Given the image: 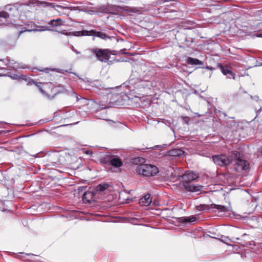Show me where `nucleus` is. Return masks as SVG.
Masks as SVG:
<instances>
[{
  "label": "nucleus",
  "instance_id": "nucleus-22",
  "mask_svg": "<svg viewBox=\"0 0 262 262\" xmlns=\"http://www.w3.org/2000/svg\"><path fill=\"white\" fill-rule=\"evenodd\" d=\"M28 84H35L39 88V90H40L41 93H42V94L45 93L44 91L42 89L41 86L40 85H38L37 83L36 82H35L34 81H33V80L30 81L29 82Z\"/></svg>",
  "mask_w": 262,
  "mask_h": 262
},
{
  "label": "nucleus",
  "instance_id": "nucleus-3",
  "mask_svg": "<svg viewBox=\"0 0 262 262\" xmlns=\"http://www.w3.org/2000/svg\"><path fill=\"white\" fill-rule=\"evenodd\" d=\"M90 53L95 55L97 59L101 62H106L110 58V53L108 50L98 48L92 49L88 50Z\"/></svg>",
  "mask_w": 262,
  "mask_h": 262
},
{
  "label": "nucleus",
  "instance_id": "nucleus-7",
  "mask_svg": "<svg viewBox=\"0 0 262 262\" xmlns=\"http://www.w3.org/2000/svg\"><path fill=\"white\" fill-rule=\"evenodd\" d=\"M198 177L197 174L194 172L187 171L183 176V181L192 182Z\"/></svg>",
  "mask_w": 262,
  "mask_h": 262
},
{
  "label": "nucleus",
  "instance_id": "nucleus-12",
  "mask_svg": "<svg viewBox=\"0 0 262 262\" xmlns=\"http://www.w3.org/2000/svg\"><path fill=\"white\" fill-rule=\"evenodd\" d=\"M186 63L190 65H203V62L201 60L192 57H188L186 59Z\"/></svg>",
  "mask_w": 262,
  "mask_h": 262
},
{
  "label": "nucleus",
  "instance_id": "nucleus-26",
  "mask_svg": "<svg viewBox=\"0 0 262 262\" xmlns=\"http://www.w3.org/2000/svg\"><path fill=\"white\" fill-rule=\"evenodd\" d=\"M72 50L76 54H79L80 53V52L78 51L77 50L74 49V48L72 47Z\"/></svg>",
  "mask_w": 262,
  "mask_h": 262
},
{
  "label": "nucleus",
  "instance_id": "nucleus-9",
  "mask_svg": "<svg viewBox=\"0 0 262 262\" xmlns=\"http://www.w3.org/2000/svg\"><path fill=\"white\" fill-rule=\"evenodd\" d=\"M211 208L213 209H216L218 211V213H220V215H224V213H225L229 211L228 208L226 206L223 205H219L216 204H212Z\"/></svg>",
  "mask_w": 262,
  "mask_h": 262
},
{
  "label": "nucleus",
  "instance_id": "nucleus-30",
  "mask_svg": "<svg viewBox=\"0 0 262 262\" xmlns=\"http://www.w3.org/2000/svg\"><path fill=\"white\" fill-rule=\"evenodd\" d=\"M124 50H121L119 52L121 53V54H125V53L123 52Z\"/></svg>",
  "mask_w": 262,
  "mask_h": 262
},
{
  "label": "nucleus",
  "instance_id": "nucleus-28",
  "mask_svg": "<svg viewBox=\"0 0 262 262\" xmlns=\"http://www.w3.org/2000/svg\"><path fill=\"white\" fill-rule=\"evenodd\" d=\"M258 151L260 154V155L262 156V146L261 147H260L259 149H258Z\"/></svg>",
  "mask_w": 262,
  "mask_h": 262
},
{
  "label": "nucleus",
  "instance_id": "nucleus-18",
  "mask_svg": "<svg viewBox=\"0 0 262 262\" xmlns=\"http://www.w3.org/2000/svg\"><path fill=\"white\" fill-rule=\"evenodd\" d=\"M61 19L60 18H58L57 19L51 20L49 23V24L53 26L57 27L61 25Z\"/></svg>",
  "mask_w": 262,
  "mask_h": 262
},
{
  "label": "nucleus",
  "instance_id": "nucleus-5",
  "mask_svg": "<svg viewBox=\"0 0 262 262\" xmlns=\"http://www.w3.org/2000/svg\"><path fill=\"white\" fill-rule=\"evenodd\" d=\"M181 187L186 191L191 192H198L202 191V186L194 185L192 182L182 181L180 183Z\"/></svg>",
  "mask_w": 262,
  "mask_h": 262
},
{
  "label": "nucleus",
  "instance_id": "nucleus-20",
  "mask_svg": "<svg viewBox=\"0 0 262 262\" xmlns=\"http://www.w3.org/2000/svg\"><path fill=\"white\" fill-rule=\"evenodd\" d=\"M9 64L11 67H12L14 69H18L21 68L19 66V63L17 62H16L14 60H11L9 61Z\"/></svg>",
  "mask_w": 262,
  "mask_h": 262
},
{
  "label": "nucleus",
  "instance_id": "nucleus-4",
  "mask_svg": "<svg viewBox=\"0 0 262 262\" xmlns=\"http://www.w3.org/2000/svg\"><path fill=\"white\" fill-rule=\"evenodd\" d=\"M233 161H235L234 168L237 172L246 170L249 167V163L247 161L241 159V155L237 158H233Z\"/></svg>",
  "mask_w": 262,
  "mask_h": 262
},
{
  "label": "nucleus",
  "instance_id": "nucleus-17",
  "mask_svg": "<svg viewBox=\"0 0 262 262\" xmlns=\"http://www.w3.org/2000/svg\"><path fill=\"white\" fill-rule=\"evenodd\" d=\"M109 187V185L107 183H102L98 185L96 188V191L98 192H102L106 189H107Z\"/></svg>",
  "mask_w": 262,
  "mask_h": 262
},
{
  "label": "nucleus",
  "instance_id": "nucleus-8",
  "mask_svg": "<svg viewBox=\"0 0 262 262\" xmlns=\"http://www.w3.org/2000/svg\"><path fill=\"white\" fill-rule=\"evenodd\" d=\"M151 202L152 199L151 198V196L148 193L141 198L140 199L139 203L141 206H147L151 204Z\"/></svg>",
  "mask_w": 262,
  "mask_h": 262
},
{
  "label": "nucleus",
  "instance_id": "nucleus-23",
  "mask_svg": "<svg viewBox=\"0 0 262 262\" xmlns=\"http://www.w3.org/2000/svg\"><path fill=\"white\" fill-rule=\"evenodd\" d=\"M97 34V36L102 39H104L106 36L105 34L103 33L98 32Z\"/></svg>",
  "mask_w": 262,
  "mask_h": 262
},
{
  "label": "nucleus",
  "instance_id": "nucleus-14",
  "mask_svg": "<svg viewBox=\"0 0 262 262\" xmlns=\"http://www.w3.org/2000/svg\"><path fill=\"white\" fill-rule=\"evenodd\" d=\"M40 71H44L46 73H49L50 71H55L59 73H61L64 74L65 72L72 73L67 70H64L62 69H57V68H45L42 70H39Z\"/></svg>",
  "mask_w": 262,
  "mask_h": 262
},
{
  "label": "nucleus",
  "instance_id": "nucleus-25",
  "mask_svg": "<svg viewBox=\"0 0 262 262\" xmlns=\"http://www.w3.org/2000/svg\"><path fill=\"white\" fill-rule=\"evenodd\" d=\"M84 153L88 155H92L93 152L91 150H85Z\"/></svg>",
  "mask_w": 262,
  "mask_h": 262
},
{
  "label": "nucleus",
  "instance_id": "nucleus-19",
  "mask_svg": "<svg viewBox=\"0 0 262 262\" xmlns=\"http://www.w3.org/2000/svg\"><path fill=\"white\" fill-rule=\"evenodd\" d=\"M74 35L76 36H83V35H89L88 32L87 31H76L74 32Z\"/></svg>",
  "mask_w": 262,
  "mask_h": 262
},
{
  "label": "nucleus",
  "instance_id": "nucleus-13",
  "mask_svg": "<svg viewBox=\"0 0 262 262\" xmlns=\"http://www.w3.org/2000/svg\"><path fill=\"white\" fill-rule=\"evenodd\" d=\"M222 72L225 75L228 74L231 75V76H228L229 78L235 79V74L231 71V70L226 66H223L222 67Z\"/></svg>",
  "mask_w": 262,
  "mask_h": 262
},
{
  "label": "nucleus",
  "instance_id": "nucleus-27",
  "mask_svg": "<svg viewBox=\"0 0 262 262\" xmlns=\"http://www.w3.org/2000/svg\"><path fill=\"white\" fill-rule=\"evenodd\" d=\"M11 78L13 79H18V78H20V77L18 76L17 75H14V76H12Z\"/></svg>",
  "mask_w": 262,
  "mask_h": 262
},
{
  "label": "nucleus",
  "instance_id": "nucleus-29",
  "mask_svg": "<svg viewBox=\"0 0 262 262\" xmlns=\"http://www.w3.org/2000/svg\"><path fill=\"white\" fill-rule=\"evenodd\" d=\"M256 36L257 37H262V34H260V33L257 34H256Z\"/></svg>",
  "mask_w": 262,
  "mask_h": 262
},
{
  "label": "nucleus",
  "instance_id": "nucleus-31",
  "mask_svg": "<svg viewBox=\"0 0 262 262\" xmlns=\"http://www.w3.org/2000/svg\"><path fill=\"white\" fill-rule=\"evenodd\" d=\"M104 90H105V91H107H107H110V88H109V89H105Z\"/></svg>",
  "mask_w": 262,
  "mask_h": 262
},
{
  "label": "nucleus",
  "instance_id": "nucleus-16",
  "mask_svg": "<svg viewBox=\"0 0 262 262\" xmlns=\"http://www.w3.org/2000/svg\"><path fill=\"white\" fill-rule=\"evenodd\" d=\"M239 239V238H233L232 239L229 238L228 237H222V238L220 239L222 242L225 244H226L227 245H231L230 243L236 242V240Z\"/></svg>",
  "mask_w": 262,
  "mask_h": 262
},
{
  "label": "nucleus",
  "instance_id": "nucleus-24",
  "mask_svg": "<svg viewBox=\"0 0 262 262\" xmlns=\"http://www.w3.org/2000/svg\"><path fill=\"white\" fill-rule=\"evenodd\" d=\"M8 16V14L5 12H0V17L7 18Z\"/></svg>",
  "mask_w": 262,
  "mask_h": 262
},
{
  "label": "nucleus",
  "instance_id": "nucleus-11",
  "mask_svg": "<svg viewBox=\"0 0 262 262\" xmlns=\"http://www.w3.org/2000/svg\"><path fill=\"white\" fill-rule=\"evenodd\" d=\"M52 6L59 13V15L65 14L66 13V10L68 9V7L56 4H53L52 5Z\"/></svg>",
  "mask_w": 262,
  "mask_h": 262
},
{
  "label": "nucleus",
  "instance_id": "nucleus-32",
  "mask_svg": "<svg viewBox=\"0 0 262 262\" xmlns=\"http://www.w3.org/2000/svg\"><path fill=\"white\" fill-rule=\"evenodd\" d=\"M227 77L228 78V76H231V75L228 74V75H227Z\"/></svg>",
  "mask_w": 262,
  "mask_h": 262
},
{
  "label": "nucleus",
  "instance_id": "nucleus-1",
  "mask_svg": "<svg viewBox=\"0 0 262 262\" xmlns=\"http://www.w3.org/2000/svg\"><path fill=\"white\" fill-rule=\"evenodd\" d=\"M240 156V153L237 151H234L230 155L221 154L212 156V159L214 163L220 166L229 165L232 161L233 158H237Z\"/></svg>",
  "mask_w": 262,
  "mask_h": 262
},
{
  "label": "nucleus",
  "instance_id": "nucleus-15",
  "mask_svg": "<svg viewBox=\"0 0 262 262\" xmlns=\"http://www.w3.org/2000/svg\"><path fill=\"white\" fill-rule=\"evenodd\" d=\"M184 153V151L180 149L179 148H174L172 150H171L169 151V154L171 156H177V157H180Z\"/></svg>",
  "mask_w": 262,
  "mask_h": 262
},
{
  "label": "nucleus",
  "instance_id": "nucleus-10",
  "mask_svg": "<svg viewBox=\"0 0 262 262\" xmlns=\"http://www.w3.org/2000/svg\"><path fill=\"white\" fill-rule=\"evenodd\" d=\"M95 195L94 193L91 190H88L83 195V200L84 202L90 203Z\"/></svg>",
  "mask_w": 262,
  "mask_h": 262
},
{
  "label": "nucleus",
  "instance_id": "nucleus-6",
  "mask_svg": "<svg viewBox=\"0 0 262 262\" xmlns=\"http://www.w3.org/2000/svg\"><path fill=\"white\" fill-rule=\"evenodd\" d=\"M104 160L110 161L111 165L115 167H120L123 164L122 160L115 155H107L104 158Z\"/></svg>",
  "mask_w": 262,
  "mask_h": 262
},
{
  "label": "nucleus",
  "instance_id": "nucleus-21",
  "mask_svg": "<svg viewBox=\"0 0 262 262\" xmlns=\"http://www.w3.org/2000/svg\"><path fill=\"white\" fill-rule=\"evenodd\" d=\"M196 218L195 216H190L188 217H186L184 219L185 222H193L195 221Z\"/></svg>",
  "mask_w": 262,
  "mask_h": 262
},
{
  "label": "nucleus",
  "instance_id": "nucleus-2",
  "mask_svg": "<svg viewBox=\"0 0 262 262\" xmlns=\"http://www.w3.org/2000/svg\"><path fill=\"white\" fill-rule=\"evenodd\" d=\"M136 171L138 174L144 177H151L158 173L159 169L157 166L154 165L141 164L137 166Z\"/></svg>",
  "mask_w": 262,
  "mask_h": 262
}]
</instances>
